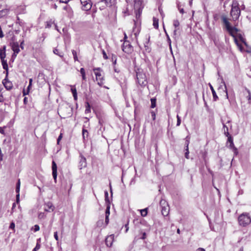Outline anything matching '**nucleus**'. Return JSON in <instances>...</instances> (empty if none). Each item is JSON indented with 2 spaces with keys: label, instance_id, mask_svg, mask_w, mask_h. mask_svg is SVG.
<instances>
[{
  "label": "nucleus",
  "instance_id": "f257e3e1",
  "mask_svg": "<svg viewBox=\"0 0 251 251\" xmlns=\"http://www.w3.org/2000/svg\"><path fill=\"white\" fill-rule=\"evenodd\" d=\"M137 81L138 84L144 87L147 85L148 83L147 76L145 73L142 69L137 68L135 70Z\"/></svg>",
  "mask_w": 251,
  "mask_h": 251
},
{
  "label": "nucleus",
  "instance_id": "f03ea898",
  "mask_svg": "<svg viewBox=\"0 0 251 251\" xmlns=\"http://www.w3.org/2000/svg\"><path fill=\"white\" fill-rule=\"evenodd\" d=\"M241 11L238 7V3L236 0L232 1L231 9L230 12L232 20L235 21L237 20L240 15Z\"/></svg>",
  "mask_w": 251,
  "mask_h": 251
},
{
  "label": "nucleus",
  "instance_id": "7ed1b4c3",
  "mask_svg": "<svg viewBox=\"0 0 251 251\" xmlns=\"http://www.w3.org/2000/svg\"><path fill=\"white\" fill-rule=\"evenodd\" d=\"M251 222V218L249 213H243L238 217V223L240 226L245 227Z\"/></svg>",
  "mask_w": 251,
  "mask_h": 251
},
{
  "label": "nucleus",
  "instance_id": "20e7f679",
  "mask_svg": "<svg viewBox=\"0 0 251 251\" xmlns=\"http://www.w3.org/2000/svg\"><path fill=\"white\" fill-rule=\"evenodd\" d=\"M221 19L224 25L226 27V30L228 31L231 35L233 36V32L234 31L237 32L238 31V29L235 27H233L230 25V23L226 16L223 15L221 17Z\"/></svg>",
  "mask_w": 251,
  "mask_h": 251
},
{
  "label": "nucleus",
  "instance_id": "39448f33",
  "mask_svg": "<svg viewBox=\"0 0 251 251\" xmlns=\"http://www.w3.org/2000/svg\"><path fill=\"white\" fill-rule=\"evenodd\" d=\"M160 206L161 208V213L164 216H167L169 214L170 208L167 201L163 199L160 201Z\"/></svg>",
  "mask_w": 251,
  "mask_h": 251
},
{
  "label": "nucleus",
  "instance_id": "423d86ee",
  "mask_svg": "<svg viewBox=\"0 0 251 251\" xmlns=\"http://www.w3.org/2000/svg\"><path fill=\"white\" fill-rule=\"evenodd\" d=\"M141 1L140 0H135L134 7L136 12V17H140L142 7H141Z\"/></svg>",
  "mask_w": 251,
  "mask_h": 251
},
{
  "label": "nucleus",
  "instance_id": "0eeeda50",
  "mask_svg": "<svg viewBox=\"0 0 251 251\" xmlns=\"http://www.w3.org/2000/svg\"><path fill=\"white\" fill-rule=\"evenodd\" d=\"M133 47L129 42L125 41L123 46L122 50L126 53H130L133 51Z\"/></svg>",
  "mask_w": 251,
  "mask_h": 251
},
{
  "label": "nucleus",
  "instance_id": "6e6552de",
  "mask_svg": "<svg viewBox=\"0 0 251 251\" xmlns=\"http://www.w3.org/2000/svg\"><path fill=\"white\" fill-rule=\"evenodd\" d=\"M82 4V9L85 11H88L92 7V3L90 0H80Z\"/></svg>",
  "mask_w": 251,
  "mask_h": 251
},
{
  "label": "nucleus",
  "instance_id": "1a4fd4ad",
  "mask_svg": "<svg viewBox=\"0 0 251 251\" xmlns=\"http://www.w3.org/2000/svg\"><path fill=\"white\" fill-rule=\"evenodd\" d=\"M10 46L12 50L14 51V56H17V54L20 51V47L18 42H13L10 43Z\"/></svg>",
  "mask_w": 251,
  "mask_h": 251
},
{
  "label": "nucleus",
  "instance_id": "9d476101",
  "mask_svg": "<svg viewBox=\"0 0 251 251\" xmlns=\"http://www.w3.org/2000/svg\"><path fill=\"white\" fill-rule=\"evenodd\" d=\"M52 171L53 178L54 179V182L56 183L57 176V167L54 161H52Z\"/></svg>",
  "mask_w": 251,
  "mask_h": 251
},
{
  "label": "nucleus",
  "instance_id": "9b49d317",
  "mask_svg": "<svg viewBox=\"0 0 251 251\" xmlns=\"http://www.w3.org/2000/svg\"><path fill=\"white\" fill-rule=\"evenodd\" d=\"M114 234H111L109 236H108L105 240V244L106 246L108 247H110L112 246L113 242L114 241Z\"/></svg>",
  "mask_w": 251,
  "mask_h": 251
},
{
  "label": "nucleus",
  "instance_id": "f8f14e48",
  "mask_svg": "<svg viewBox=\"0 0 251 251\" xmlns=\"http://www.w3.org/2000/svg\"><path fill=\"white\" fill-rule=\"evenodd\" d=\"M5 51H6V46H3L0 49V58L1 61H6V60H5V58L6 57Z\"/></svg>",
  "mask_w": 251,
  "mask_h": 251
},
{
  "label": "nucleus",
  "instance_id": "ddd939ff",
  "mask_svg": "<svg viewBox=\"0 0 251 251\" xmlns=\"http://www.w3.org/2000/svg\"><path fill=\"white\" fill-rule=\"evenodd\" d=\"M80 159L79 163V169H82L83 168L86 167L87 166V163L86 158L80 155Z\"/></svg>",
  "mask_w": 251,
  "mask_h": 251
},
{
  "label": "nucleus",
  "instance_id": "4468645a",
  "mask_svg": "<svg viewBox=\"0 0 251 251\" xmlns=\"http://www.w3.org/2000/svg\"><path fill=\"white\" fill-rule=\"evenodd\" d=\"M2 83L4 86L5 88L8 90H10L12 88V83L10 81L7 80L6 78L2 80Z\"/></svg>",
  "mask_w": 251,
  "mask_h": 251
},
{
  "label": "nucleus",
  "instance_id": "2eb2a0df",
  "mask_svg": "<svg viewBox=\"0 0 251 251\" xmlns=\"http://www.w3.org/2000/svg\"><path fill=\"white\" fill-rule=\"evenodd\" d=\"M44 210L47 212H50V210L53 211L54 210V206L51 202H48L46 203L44 207Z\"/></svg>",
  "mask_w": 251,
  "mask_h": 251
},
{
  "label": "nucleus",
  "instance_id": "dca6fc26",
  "mask_svg": "<svg viewBox=\"0 0 251 251\" xmlns=\"http://www.w3.org/2000/svg\"><path fill=\"white\" fill-rule=\"evenodd\" d=\"M149 42L150 36H149L148 38H147V41L144 43V47L145 48V50L148 52H150L151 51V48L149 46Z\"/></svg>",
  "mask_w": 251,
  "mask_h": 251
},
{
  "label": "nucleus",
  "instance_id": "f3484780",
  "mask_svg": "<svg viewBox=\"0 0 251 251\" xmlns=\"http://www.w3.org/2000/svg\"><path fill=\"white\" fill-rule=\"evenodd\" d=\"M115 0H100L99 3L104 2L106 6H111Z\"/></svg>",
  "mask_w": 251,
  "mask_h": 251
},
{
  "label": "nucleus",
  "instance_id": "a211bd4d",
  "mask_svg": "<svg viewBox=\"0 0 251 251\" xmlns=\"http://www.w3.org/2000/svg\"><path fill=\"white\" fill-rule=\"evenodd\" d=\"M100 68H97L94 69V71L95 73V75L96 76V79L97 80H99L100 78H101L100 76H101V75L100 72H98V71H100Z\"/></svg>",
  "mask_w": 251,
  "mask_h": 251
},
{
  "label": "nucleus",
  "instance_id": "6ab92c4d",
  "mask_svg": "<svg viewBox=\"0 0 251 251\" xmlns=\"http://www.w3.org/2000/svg\"><path fill=\"white\" fill-rule=\"evenodd\" d=\"M210 89L212 91L213 98V100L217 101L218 100V97L216 94V93L211 85H210Z\"/></svg>",
  "mask_w": 251,
  "mask_h": 251
},
{
  "label": "nucleus",
  "instance_id": "aec40b11",
  "mask_svg": "<svg viewBox=\"0 0 251 251\" xmlns=\"http://www.w3.org/2000/svg\"><path fill=\"white\" fill-rule=\"evenodd\" d=\"M153 25L156 29L158 28V20L155 17L153 18Z\"/></svg>",
  "mask_w": 251,
  "mask_h": 251
},
{
  "label": "nucleus",
  "instance_id": "412c9836",
  "mask_svg": "<svg viewBox=\"0 0 251 251\" xmlns=\"http://www.w3.org/2000/svg\"><path fill=\"white\" fill-rule=\"evenodd\" d=\"M148 208L140 210L141 215L143 217H146L148 214Z\"/></svg>",
  "mask_w": 251,
  "mask_h": 251
},
{
  "label": "nucleus",
  "instance_id": "4be33fe9",
  "mask_svg": "<svg viewBox=\"0 0 251 251\" xmlns=\"http://www.w3.org/2000/svg\"><path fill=\"white\" fill-rule=\"evenodd\" d=\"M71 91L72 92L74 99L75 100H76L77 99V92H76V89L75 88H72Z\"/></svg>",
  "mask_w": 251,
  "mask_h": 251
},
{
  "label": "nucleus",
  "instance_id": "5701e85b",
  "mask_svg": "<svg viewBox=\"0 0 251 251\" xmlns=\"http://www.w3.org/2000/svg\"><path fill=\"white\" fill-rule=\"evenodd\" d=\"M1 62V64L2 66V68L4 70H8V64L7 63L6 60V61H2Z\"/></svg>",
  "mask_w": 251,
  "mask_h": 251
},
{
  "label": "nucleus",
  "instance_id": "b1692460",
  "mask_svg": "<svg viewBox=\"0 0 251 251\" xmlns=\"http://www.w3.org/2000/svg\"><path fill=\"white\" fill-rule=\"evenodd\" d=\"M53 52L54 54L58 55L61 57H63V53L62 52H59L58 50L57 49H54L53 50Z\"/></svg>",
  "mask_w": 251,
  "mask_h": 251
},
{
  "label": "nucleus",
  "instance_id": "393cba45",
  "mask_svg": "<svg viewBox=\"0 0 251 251\" xmlns=\"http://www.w3.org/2000/svg\"><path fill=\"white\" fill-rule=\"evenodd\" d=\"M156 99L155 98H151V108H153L156 106Z\"/></svg>",
  "mask_w": 251,
  "mask_h": 251
},
{
  "label": "nucleus",
  "instance_id": "a878e982",
  "mask_svg": "<svg viewBox=\"0 0 251 251\" xmlns=\"http://www.w3.org/2000/svg\"><path fill=\"white\" fill-rule=\"evenodd\" d=\"M104 195H105V202L106 203H108V204H110V201H109V198H108V193L107 192V191H105L104 192Z\"/></svg>",
  "mask_w": 251,
  "mask_h": 251
},
{
  "label": "nucleus",
  "instance_id": "bb28decb",
  "mask_svg": "<svg viewBox=\"0 0 251 251\" xmlns=\"http://www.w3.org/2000/svg\"><path fill=\"white\" fill-rule=\"evenodd\" d=\"M20 180L19 179L16 184V192H20Z\"/></svg>",
  "mask_w": 251,
  "mask_h": 251
},
{
  "label": "nucleus",
  "instance_id": "cd10ccee",
  "mask_svg": "<svg viewBox=\"0 0 251 251\" xmlns=\"http://www.w3.org/2000/svg\"><path fill=\"white\" fill-rule=\"evenodd\" d=\"M82 136L84 139H85V137H87L88 136V132L87 130L84 128H83L82 129Z\"/></svg>",
  "mask_w": 251,
  "mask_h": 251
},
{
  "label": "nucleus",
  "instance_id": "c85d7f7f",
  "mask_svg": "<svg viewBox=\"0 0 251 251\" xmlns=\"http://www.w3.org/2000/svg\"><path fill=\"white\" fill-rule=\"evenodd\" d=\"M90 108H91L90 105L89 104V103L88 102H86V109H85V112L86 114L90 112V111H91Z\"/></svg>",
  "mask_w": 251,
  "mask_h": 251
},
{
  "label": "nucleus",
  "instance_id": "c756f323",
  "mask_svg": "<svg viewBox=\"0 0 251 251\" xmlns=\"http://www.w3.org/2000/svg\"><path fill=\"white\" fill-rule=\"evenodd\" d=\"M246 90H247V92L248 93V95L247 96V99L249 100V103H251V92H250V91L249 89H246Z\"/></svg>",
  "mask_w": 251,
  "mask_h": 251
},
{
  "label": "nucleus",
  "instance_id": "7c9ffc66",
  "mask_svg": "<svg viewBox=\"0 0 251 251\" xmlns=\"http://www.w3.org/2000/svg\"><path fill=\"white\" fill-rule=\"evenodd\" d=\"M72 54L75 61H78V58L77 56L76 51L75 50H72Z\"/></svg>",
  "mask_w": 251,
  "mask_h": 251
},
{
  "label": "nucleus",
  "instance_id": "2f4dec72",
  "mask_svg": "<svg viewBox=\"0 0 251 251\" xmlns=\"http://www.w3.org/2000/svg\"><path fill=\"white\" fill-rule=\"evenodd\" d=\"M110 215V205L108 204L105 210V216H109Z\"/></svg>",
  "mask_w": 251,
  "mask_h": 251
},
{
  "label": "nucleus",
  "instance_id": "473e14b6",
  "mask_svg": "<svg viewBox=\"0 0 251 251\" xmlns=\"http://www.w3.org/2000/svg\"><path fill=\"white\" fill-rule=\"evenodd\" d=\"M6 13H7L6 9H3V10L0 11V17L5 16L6 14Z\"/></svg>",
  "mask_w": 251,
  "mask_h": 251
},
{
  "label": "nucleus",
  "instance_id": "72a5a7b5",
  "mask_svg": "<svg viewBox=\"0 0 251 251\" xmlns=\"http://www.w3.org/2000/svg\"><path fill=\"white\" fill-rule=\"evenodd\" d=\"M173 25L175 28L177 27L179 25V22L177 20H175L173 22Z\"/></svg>",
  "mask_w": 251,
  "mask_h": 251
},
{
  "label": "nucleus",
  "instance_id": "f704fd0d",
  "mask_svg": "<svg viewBox=\"0 0 251 251\" xmlns=\"http://www.w3.org/2000/svg\"><path fill=\"white\" fill-rule=\"evenodd\" d=\"M54 22H52L51 21H50L49 22H47V25H46V27H48V28H50L51 26V25L52 24H53Z\"/></svg>",
  "mask_w": 251,
  "mask_h": 251
},
{
  "label": "nucleus",
  "instance_id": "c9c22d12",
  "mask_svg": "<svg viewBox=\"0 0 251 251\" xmlns=\"http://www.w3.org/2000/svg\"><path fill=\"white\" fill-rule=\"evenodd\" d=\"M151 118H152V120L153 121H154L155 120V117H156L155 112L153 111H151Z\"/></svg>",
  "mask_w": 251,
  "mask_h": 251
},
{
  "label": "nucleus",
  "instance_id": "e433bc0d",
  "mask_svg": "<svg viewBox=\"0 0 251 251\" xmlns=\"http://www.w3.org/2000/svg\"><path fill=\"white\" fill-rule=\"evenodd\" d=\"M102 80H103V78L101 77V78H100L99 80H98V84L99 85H100V86H101L103 84Z\"/></svg>",
  "mask_w": 251,
  "mask_h": 251
},
{
  "label": "nucleus",
  "instance_id": "4c0bfd02",
  "mask_svg": "<svg viewBox=\"0 0 251 251\" xmlns=\"http://www.w3.org/2000/svg\"><path fill=\"white\" fill-rule=\"evenodd\" d=\"M185 151H186V152L185 153V157L187 159H188L189 158V149H185Z\"/></svg>",
  "mask_w": 251,
  "mask_h": 251
},
{
  "label": "nucleus",
  "instance_id": "58836bf2",
  "mask_svg": "<svg viewBox=\"0 0 251 251\" xmlns=\"http://www.w3.org/2000/svg\"><path fill=\"white\" fill-rule=\"evenodd\" d=\"M228 128H226V130H225V131H224L225 135L226 137H228L229 136H231V135L229 134V132H228Z\"/></svg>",
  "mask_w": 251,
  "mask_h": 251
},
{
  "label": "nucleus",
  "instance_id": "ea45409f",
  "mask_svg": "<svg viewBox=\"0 0 251 251\" xmlns=\"http://www.w3.org/2000/svg\"><path fill=\"white\" fill-rule=\"evenodd\" d=\"M229 148L231 149H234V148H236L235 146H234V143H233V142H231V143H229Z\"/></svg>",
  "mask_w": 251,
  "mask_h": 251
},
{
  "label": "nucleus",
  "instance_id": "a19ab883",
  "mask_svg": "<svg viewBox=\"0 0 251 251\" xmlns=\"http://www.w3.org/2000/svg\"><path fill=\"white\" fill-rule=\"evenodd\" d=\"M223 83L224 85V86H225V92H226V97L227 99L228 98V94H227V89H226V83L225 82L223 81Z\"/></svg>",
  "mask_w": 251,
  "mask_h": 251
},
{
  "label": "nucleus",
  "instance_id": "79ce46f5",
  "mask_svg": "<svg viewBox=\"0 0 251 251\" xmlns=\"http://www.w3.org/2000/svg\"><path fill=\"white\" fill-rule=\"evenodd\" d=\"M15 226V223L12 222L11 223V224L10 225L9 228L12 229H14Z\"/></svg>",
  "mask_w": 251,
  "mask_h": 251
},
{
  "label": "nucleus",
  "instance_id": "37998d69",
  "mask_svg": "<svg viewBox=\"0 0 251 251\" xmlns=\"http://www.w3.org/2000/svg\"><path fill=\"white\" fill-rule=\"evenodd\" d=\"M41 247V245L39 243H37L35 247L33 249V250H35V251H37L40 249Z\"/></svg>",
  "mask_w": 251,
  "mask_h": 251
},
{
  "label": "nucleus",
  "instance_id": "c03bdc74",
  "mask_svg": "<svg viewBox=\"0 0 251 251\" xmlns=\"http://www.w3.org/2000/svg\"><path fill=\"white\" fill-rule=\"evenodd\" d=\"M34 230L35 232H36V231H38L40 229V227L38 225H36L34 226Z\"/></svg>",
  "mask_w": 251,
  "mask_h": 251
},
{
  "label": "nucleus",
  "instance_id": "a18cd8bd",
  "mask_svg": "<svg viewBox=\"0 0 251 251\" xmlns=\"http://www.w3.org/2000/svg\"><path fill=\"white\" fill-rule=\"evenodd\" d=\"M24 40H22L21 42H20V45L19 46V47L22 49V50H24Z\"/></svg>",
  "mask_w": 251,
  "mask_h": 251
},
{
  "label": "nucleus",
  "instance_id": "49530a36",
  "mask_svg": "<svg viewBox=\"0 0 251 251\" xmlns=\"http://www.w3.org/2000/svg\"><path fill=\"white\" fill-rule=\"evenodd\" d=\"M227 138V142L229 143H231V142H233V138L231 136H229Z\"/></svg>",
  "mask_w": 251,
  "mask_h": 251
},
{
  "label": "nucleus",
  "instance_id": "de8ad7c7",
  "mask_svg": "<svg viewBox=\"0 0 251 251\" xmlns=\"http://www.w3.org/2000/svg\"><path fill=\"white\" fill-rule=\"evenodd\" d=\"M54 237L56 241H58V236L57 234V232L56 231L54 233Z\"/></svg>",
  "mask_w": 251,
  "mask_h": 251
},
{
  "label": "nucleus",
  "instance_id": "09e8293b",
  "mask_svg": "<svg viewBox=\"0 0 251 251\" xmlns=\"http://www.w3.org/2000/svg\"><path fill=\"white\" fill-rule=\"evenodd\" d=\"M233 151L234 152V154L235 155H237L238 153V150L236 148H234V149H233Z\"/></svg>",
  "mask_w": 251,
  "mask_h": 251
},
{
  "label": "nucleus",
  "instance_id": "8fccbe9b",
  "mask_svg": "<svg viewBox=\"0 0 251 251\" xmlns=\"http://www.w3.org/2000/svg\"><path fill=\"white\" fill-rule=\"evenodd\" d=\"M105 222L106 226L109 223V216H105Z\"/></svg>",
  "mask_w": 251,
  "mask_h": 251
},
{
  "label": "nucleus",
  "instance_id": "3c124183",
  "mask_svg": "<svg viewBox=\"0 0 251 251\" xmlns=\"http://www.w3.org/2000/svg\"><path fill=\"white\" fill-rule=\"evenodd\" d=\"M168 41L169 42L170 49L171 50V51L172 52L171 40H170V38H169V37L168 36Z\"/></svg>",
  "mask_w": 251,
  "mask_h": 251
},
{
  "label": "nucleus",
  "instance_id": "603ef678",
  "mask_svg": "<svg viewBox=\"0 0 251 251\" xmlns=\"http://www.w3.org/2000/svg\"><path fill=\"white\" fill-rule=\"evenodd\" d=\"M80 74L82 75L85 74V70L83 68H81L80 70Z\"/></svg>",
  "mask_w": 251,
  "mask_h": 251
},
{
  "label": "nucleus",
  "instance_id": "864d4df0",
  "mask_svg": "<svg viewBox=\"0 0 251 251\" xmlns=\"http://www.w3.org/2000/svg\"><path fill=\"white\" fill-rule=\"evenodd\" d=\"M17 193V195H16V201H17V202H18L19 201V198H20V192H16Z\"/></svg>",
  "mask_w": 251,
  "mask_h": 251
},
{
  "label": "nucleus",
  "instance_id": "5fc2aeb1",
  "mask_svg": "<svg viewBox=\"0 0 251 251\" xmlns=\"http://www.w3.org/2000/svg\"><path fill=\"white\" fill-rule=\"evenodd\" d=\"M38 217L40 219L44 218V214L43 213H40L39 214Z\"/></svg>",
  "mask_w": 251,
  "mask_h": 251
},
{
  "label": "nucleus",
  "instance_id": "6e6d98bb",
  "mask_svg": "<svg viewBox=\"0 0 251 251\" xmlns=\"http://www.w3.org/2000/svg\"><path fill=\"white\" fill-rule=\"evenodd\" d=\"M146 238V233L145 232H143L142 234V236L141 237V239L144 240Z\"/></svg>",
  "mask_w": 251,
  "mask_h": 251
},
{
  "label": "nucleus",
  "instance_id": "4d7b16f0",
  "mask_svg": "<svg viewBox=\"0 0 251 251\" xmlns=\"http://www.w3.org/2000/svg\"><path fill=\"white\" fill-rule=\"evenodd\" d=\"M16 57V56H14V53H13V54L12 55L11 58V59H10V62H14V59H15V58Z\"/></svg>",
  "mask_w": 251,
  "mask_h": 251
},
{
  "label": "nucleus",
  "instance_id": "13d9d810",
  "mask_svg": "<svg viewBox=\"0 0 251 251\" xmlns=\"http://www.w3.org/2000/svg\"><path fill=\"white\" fill-rule=\"evenodd\" d=\"M62 138V134L61 133L57 138V143L58 144H59V142Z\"/></svg>",
  "mask_w": 251,
  "mask_h": 251
},
{
  "label": "nucleus",
  "instance_id": "bf43d9fd",
  "mask_svg": "<svg viewBox=\"0 0 251 251\" xmlns=\"http://www.w3.org/2000/svg\"><path fill=\"white\" fill-rule=\"evenodd\" d=\"M189 144V141L188 139H187L186 140V143H185V145H186L185 148H186V149H188Z\"/></svg>",
  "mask_w": 251,
  "mask_h": 251
},
{
  "label": "nucleus",
  "instance_id": "052dcab7",
  "mask_svg": "<svg viewBox=\"0 0 251 251\" xmlns=\"http://www.w3.org/2000/svg\"><path fill=\"white\" fill-rule=\"evenodd\" d=\"M235 43H236L237 45L239 47L240 50H242V46L241 45H240L238 42H237V40L236 39H235Z\"/></svg>",
  "mask_w": 251,
  "mask_h": 251
},
{
  "label": "nucleus",
  "instance_id": "680f3d73",
  "mask_svg": "<svg viewBox=\"0 0 251 251\" xmlns=\"http://www.w3.org/2000/svg\"><path fill=\"white\" fill-rule=\"evenodd\" d=\"M102 54H103V58L104 59H107L108 58L104 50H103Z\"/></svg>",
  "mask_w": 251,
  "mask_h": 251
},
{
  "label": "nucleus",
  "instance_id": "e2e57ef3",
  "mask_svg": "<svg viewBox=\"0 0 251 251\" xmlns=\"http://www.w3.org/2000/svg\"><path fill=\"white\" fill-rule=\"evenodd\" d=\"M69 2V0H59V2L60 3H67Z\"/></svg>",
  "mask_w": 251,
  "mask_h": 251
},
{
  "label": "nucleus",
  "instance_id": "0e129e2a",
  "mask_svg": "<svg viewBox=\"0 0 251 251\" xmlns=\"http://www.w3.org/2000/svg\"><path fill=\"white\" fill-rule=\"evenodd\" d=\"M125 227L126 228V232H127V231L128 230V229H129V227H128V224L127 223L125 225Z\"/></svg>",
  "mask_w": 251,
  "mask_h": 251
},
{
  "label": "nucleus",
  "instance_id": "69168bd1",
  "mask_svg": "<svg viewBox=\"0 0 251 251\" xmlns=\"http://www.w3.org/2000/svg\"><path fill=\"white\" fill-rule=\"evenodd\" d=\"M114 70L116 73H119L120 72V70L118 69L115 66H114Z\"/></svg>",
  "mask_w": 251,
  "mask_h": 251
},
{
  "label": "nucleus",
  "instance_id": "338daca9",
  "mask_svg": "<svg viewBox=\"0 0 251 251\" xmlns=\"http://www.w3.org/2000/svg\"><path fill=\"white\" fill-rule=\"evenodd\" d=\"M181 123V119L177 120L176 126H179Z\"/></svg>",
  "mask_w": 251,
  "mask_h": 251
},
{
  "label": "nucleus",
  "instance_id": "774afa93",
  "mask_svg": "<svg viewBox=\"0 0 251 251\" xmlns=\"http://www.w3.org/2000/svg\"><path fill=\"white\" fill-rule=\"evenodd\" d=\"M197 251H205L203 248H199L197 250Z\"/></svg>",
  "mask_w": 251,
  "mask_h": 251
}]
</instances>
